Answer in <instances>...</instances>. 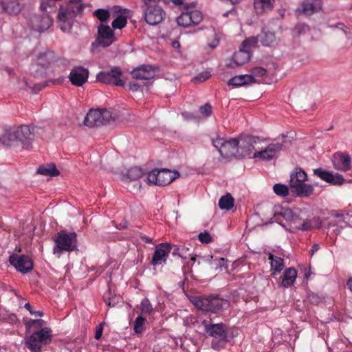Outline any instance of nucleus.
Here are the masks:
<instances>
[{
    "label": "nucleus",
    "mask_w": 352,
    "mask_h": 352,
    "mask_svg": "<svg viewBox=\"0 0 352 352\" xmlns=\"http://www.w3.org/2000/svg\"><path fill=\"white\" fill-rule=\"evenodd\" d=\"M275 0H254V8L257 14H263L272 10Z\"/></svg>",
    "instance_id": "nucleus-26"
},
{
    "label": "nucleus",
    "mask_w": 352,
    "mask_h": 352,
    "mask_svg": "<svg viewBox=\"0 0 352 352\" xmlns=\"http://www.w3.org/2000/svg\"><path fill=\"white\" fill-rule=\"evenodd\" d=\"M283 145L280 143H272L260 151L255 152L253 154V158H260L264 161H270L274 158L277 154L282 150Z\"/></svg>",
    "instance_id": "nucleus-17"
},
{
    "label": "nucleus",
    "mask_w": 352,
    "mask_h": 352,
    "mask_svg": "<svg viewBox=\"0 0 352 352\" xmlns=\"http://www.w3.org/2000/svg\"><path fill=\"white\" fill-rule=\"evenodd\" d=\"M52 19L48 16H43L41 19V24L38 26V31L43 32L47 30L52 25Z\"/></svg>",
    "instance_id": "nucleus-44"
},
{
    "label": "nucleus",
    "mask_w": 352,
    "mask_h": 352,
    "mask_svg": "<svg viewBox=\"0 0 352 352\" xmlns=\"http://www.w3.org/2000/svg\"><path fill=\"white\" fill-rule=\"evenodd\" d=\"M267 73V71L265 69L261 67H256L251 69V74L252 77L254 78V77H261L263 76Z\"/></svg>",
    "instance_id": "nucleus-48"
},
{
    "label": "nucleus",
    "mask_w": 352,
    "mask_h": 352,
    "mask_svg": "<svg viewBox=\"0 0 352 352\" xmlns=\"http://www.w3.org/2000/svg\"><path fill=\"white\" fill-rule=\"evenodd\" d=\"M140 309L141 310L140 316H148L153 311V307L148 298H144L140 304Z\"/></svg>",
    "instance_id": "nucleus-40"
},
{
    "label": "nucleus",
    "mask_w": 352,
    "mask_h": 352,
    "mask_svg": "<svg viewBox=\"0 0 352 352\" xmlns=\"http://www.w3.org/2000/svg\"><path fill=\"white\" fill-rule=\"evenodd\" d=\"M174 248V250H173V251L172 252V254L173 255H178L179 256H180L181 258H182L184 259H186L187 258V255L183 254L184 248H179L176 245L172 246V248Z\"/></svg>",
    "instance_id": "nucleus-52"
},
{
    "label": "nucleus",
    "mask_w": 352,
    "mask_h": 352,
    "mask_svg": "<svg viewBox=\"0 0 352 352\" xmlns=\"http://www.w3.org/2000/svg\"><path fill=\"white\" fill-rule=\"evenodd\" d=\"M37 173L43 175L54 177L58 175L60 172L54 164H50L45 166H40L37 170Z\"/></svg>",
    "instance_id": "nucleus-32"
},
{
    "label": "nucleus",
    "mask_w": 352,
    "mask_h": 352,
    "mask_svg": "<svg viewBox=\"0 0 352 352\" xmlns=\"http://www.w3.org/2000/svg\"><path fill=\"white\" fill-rule=\"evenodd\" d=\"M38 128L31 125L0 127V143L9 147L30 151L36 137Z\"/></svg>",
    "instance_id": "nucleus-1"
},
{
    "label": "nucleus",
    "mask_w": 352,
    "mask_h": 352,
    "mask_svg": "<svg viewBox=\"0 0 352 352\" xmlns=\"http://www.w3.org/2000/svg\"><path fill=\"white\" fill-rule=\"evenodd\" d=\"M102 324H100L96 331L95 338L96 340H99L102 336Z\"/></svg>",
    "instance_id": "nucleus-57"
},
{
    "label": "nucleus",
    "mask_w": 352,
    "mask_h": 352,
    "mask_svg": "<svg viewBox=\"0 0 352 352\" xmlns=\"http://www.w3.org/2000/svg\"><path fill=\"white\" fill-rule=\"evenodd\" d=\"M172 250V245L167 243H162L155 247V250L151 260L153 265H161L165 263L168 254Z\"/></svg>",
    "instance_id": "nucleus-16"
},
{
    "label": "nucleus",
    "mask_w": 352,
    "mask_h": 352,
    "mask_svg": "<svg viewBox=\"0 0 352 352\" xmlns=\"http://www.w3.org/2000/svg\"><path fill=\"white\" fill-rule=\"evenodd\" d=\"M84 8L82 0H68L60 6L57 22L63 32H71L75 18L82 12Z\"/></svg>",
    "instance_id": "nucleus-2"
},
{
    "label": "nucleus",
    "mask_w": 352,
    "mask_h": 352,
    "mask_svg": "<svg viewBox=\"0 0 352 352\" xmlns=\"http://www.w3.org/2000/svg\"><path fill=\"white\" fill-rule=\"evenodd\" d=\"M178 175L177 172H172L168 169L157 170V186H164L171 183Z\"/></svg>",
    "instance_id": "nucleus-25"
},
{
    "label": "nucleus",
    "mask_w": 352,
    "mask_h": 352,
    "mask_svg": "<svg viewBox=\"0 0 352 352\" xmlns=\"http://www.w3.org/2000/svg\"><path fill=\"white\" fill-rule=\"evenodd\" d=\"M331 216L334 217H336V218H344V217H346L344 214L339 213V212H338L336 211H333L331 212Z\"/></svg>",
    "instance_id": "nucleus-62"
},
{
    "label": "nucleus",
    "mask_w": 352,
    "mask_h": 352,
    "mask_svg": "<svg viewBox=\"0 0 352 352\" xmlns=\"http://www.w3.org/2000/svg\"><path fill=\"white\" fill-rule=\"evenodd\" d=\"M45 324V321L42 319H38V320H32L30 319L28 320L25 323V328L28 331H30V329L34 326L36 325L37 327H41Z\"/></svg>",
    "instance_id": "nucleus-47"
},
{
    "label": "nucleus",
    "mask_w": 352,
    "mask_h": 352,
    "mask_svg": "<svg viewBox=\"0 0 352 352\" xmlns=\"http://www.w3.org/2000/svg\"><path fill=\"white\" fill-rule=\"evenodd\" d=\"M201 12L195 10L182 12L177 19L179 25L186 28L191 25H197L202 21Z\"/></svg>",
    "instance_id": "nucleus-14"
},
{
    "label": "nucleus",
    "mask_w": 352,
    "mask_h": 352,
    "mask_svg": "<svg viewBox=\"0 0 352 352\" xmlns=\"http://www.w3.org/2000/svg\"><path fill=\"white\" fill-rule=\"evenodd\" d=\"M199 111L204 117H208L212 113V107L209 103H206L204 105L201 106Z\"/></svg>",
    "instance_id": "nucleus-49"
},
{
    "label": "nucleus",
    "mask_w": 352,
    "mask_h": 352,
    "mask_svg": "<svg viewBox=\"0 0 352 352\" xmlns=\"http://www.w3.org/2000/svg\"><path fill=\"white\" fill-rule=\"evenodd\" d=\"M254 82V78L252 75L245 74V75H239L236 76L228 82V85H232L234 87H239L248 85L249 83Z\"/></svg>",
    "instance_id": "nucleus-28"
},
{
    "label": "nucleus",
    "mask_w": 352,
    "mask_h": 352,
    "mask_svg": "<svg viewBox=\"0 0 352 352\" xmlns=\"http://www.w3.org/2000/svg\"><path fill=\"white\" fill-rule=\"evenodd\" d=\"M198 238L201 243H209L212 241V237L208 232L199 233Z\"/></svg>",
    "instance_id": "nucleus-50"
},
{
    "label": "nucleus",
    "mask_w": 352,
    "mask_h": 352,
    "mask_svg": "<svg viewBox=\"0 0 352 352\" xmlns=\"http://www.w3.org/2000/svg\"><path fill=\"white\" fill-rule=\"evenodd\" d=\"M172 46L175 49H179L180 47V43L178 41H173L172 42Z\"/></svg>",
    "instance_id": "nucleus-64"
},
{
    "label": "nucleus",
    "mask_w": 352,
    "mask_h": 352,
    "mask_svg": "<svg viewBox=\"0 0 352 352\" xmlns=\"http://www.w3.org/2000/svg\"><path fill=\"white\" fill-rule=\"evenodd\" d=\"M94 16H96L100 21L101 23H103L109 20L110 13L107 10L97 9L94 12Z\"/></svg>",
    "instance_id": "nucleus-42"
},
{
    "label": "nucleus",
    "mask_w": 352,
    "mask_h": 352,
    "mask_svg": "<svg viewBox=\"0 0 352 352\" xmlns=\"http://www.w3.org/2000/svg\"><path fill=\"white\" fill-rule=\"evenodd\" d=\"M182 116L186 118V119H192L195 118V116L192 113H187V112H185V113H182Z\"/></svg>",
    "instance_id": "nucleus-63"
},
{
    "label": "nucleus",
    "mask_w": 352,
    "mask_h": 352,
    "mask_svg": "<svg viewBox=\"0 0 352 352\" xmlns=\"http://www.w3.org/2000/svg\"><path fill=\"white\" fill-rule=\"evenodd\" d=\"M116 41V37L113 29L103 23L98 27V34L96 43L98 46L107 47Z\"/></svg>",
    "instance_id": "nucleus-12"
},
{
    "label": "nucleus",
    "mask_w": 352,
    "mask_h": 352,
    "mask_svg": "<svg viewBox=\"0 0 352 352\" xmlns=\"http://www.w3.org/2000/svg\"><path fill=\"white\" fill-rule=\"evenodd\" d=\"M310 228H311V224H310V223H309L307 221L304 222L300 227V229L302 230H305V231L309 230Z\"/></svg>",
    "instance_id": "nucleus-59"
},
{
    "label": "nucleus",
    "mask_w": 352,
    "mask_h": 352,
    "mask_svg": "<svg viewBox=\"0 0 352 352\" xmlns=\"http://www.w3.org/2000/svg\"><path fill=\"white\" fill-rule=\"evenodd\" d=\"M182 248H184L183 254H186V255H187V258H188L189 256H190V258H191L192 261H195V256H193L192 255V254H191V253H188H188L186 252L187 251H188V250H189L188 248H185V247H184V246H183Z\"/></svg>",
    "instance_id": "nucleus-61"
},
{
    "label": "nucleus",
    "mask_w": 352,
    "mask_h": 352,
    "mask_svg": "<svg viewBox=\"0 0 352 352\" xmlns=\"http://www.w3.org/2000/svg\"><path fill=\"white\" fill-rule=\"evenodd\" d=\"M9 261L19 272L27 273L33 268V263L32 260L25 255H11Z\"/></svg>",
    "instance_id": "nucleus-15"
},
{
    "label": "nucleus",
    "mask_w": 352,
    "mask_h": 352,
    "mask_svg": "<svg viewBox=\"0 0 352 352\" xmlns=\"http://www.w3.org/2000/svg\"><path fill=\"white\" fill-rule=\"evenodd\" d=\"M259 42L258 36H251L242 43L241 45L242 47L250 51L251 48L252 47H255L256 44Z\"/></svg>",
    "instance_id": "nucleus-45"
},
{
    "label": "nucleus",
    "mask_w": 352,
    "mask_h": 352,
    "mask_svg": "<svg viewBox=\"0 0 352 352\" xmlns=\"http://www.w3.org/2000/svg\"><path fill=\"white\" fill-rule=\"evenodd\" d=\"M314 175L318 176L321 179L333 184H342L344 179L341 175H333L331 173L326 171L321 168L314 170Z\"/></svg>",
    "instance_id": "nucleus-22"
},
{
    "label": "nucleus",
    "mask_w": 352,
    "mask_h": 352,
    "mask_svg": "<svg viewBox=\"0 0 352 352\" xmlns=\"http://www.w3.org/2000/svg\"><path fill=\"white\" fill-rule=\"evenodd\" d=\"M257 36L259 42L264 47H272L276 44L275 32L266 28H263L261 33Z\"/></svg>",
    "instance_id": "nucleus-24"
},
{
    "label": "nucleus",
    "mask_w": 352,
    "mask_h": 352,
    "mask_svg": "<svg viewBox=\"0 0 352 352\" xmlns=\"http://www.w3.org/2000/svg\"><path fill=\"white\" fill-rule=\"evenodd\" d=\"M89 71L82 67H76L72 69L69 74V80L73 85L80 87L88 79Z\"/></svg>",
    "instance_id": "nucleus-20"
},
{
    "label": "nucleus",
    "mask_w": 352,
    "mask_h": 352,
    "mask_svg": "<svg viewBox=\"0 0 352 352\" xmlns=\"http://www.w3.org/2000/svg\"><path fill=\"white\" fill-rule=\"evenodd\" d=\"M201 324L207 336L212 337L211 347L214 350H220L225 347L228 342L226 326L223 323H211L204 320Z\"/></svg>",
    "instance_id": "nucleus-3"
},
{
    "label": "nucleus",
    "mask_w": 352,
    "mask_h": 352,
    "mask_svg": "<svg viewBox=\"0 0 352 352\" xmlns=\"http://www.w3.org/2000/svg\"><path fill=\"white\" fill-rule=\"evenodd\" d=\"M307 179V173L301 168H295L291 173L289 186L296 197H308L314 193L313 186L305 183Z\"/></svg>",
    "instance_id": "nucleus-4"
},
{
    "label": "nucleus",
    "mask_w": 352,
    "mask_h": 352,
    "mask_svg": "<svg viewBox=\"0 0 352 352\" xmlns=\"http://www.w3.org/2000/svg\"><path fill=\"white\" fill-rule=\"evenodd\" d=\"M250 56L251 52L241 46L239 51L233 54L232 59L227 63V67L234 68L243 65L249 61Z\"/></svg>",
    "instance_id": "nucleus-19"
},
{
    "label": "nucleus",
    "mask_w": 352,
    "mask_h": 352,
    "mask_svg": "<svg viewBox=\"0 0 352 352\" xmlns=\"http://www.w3.org/2000/svg\"><path fill=\"white\" fill-rule=\"evenodd\" d=\"M273 190L278 196L285 197L289 194L288 187L282 184H276L273 187Z\"/></svg>",
    "instance_id": "nucleus-43"
},
{
    "label": "nucleus",
    "mask_w": 352,
    "mask_h": 352,
    "mask_svg": "<svg viewBox=\"0 0 352 352\" xmlns=\"http://www.w3.org/2000/svg\"><path fill=\"white\" fill-rule=\"evenodd\" d=\"M297 277V272L294 267H289L285 270L283 275L280 276V285L284 287L292 286Z\"/></svg>",
    "instance_id": "nucleus-27"
},
{
    "label": "nucleus",
    "mask_w": 352,
    "mask_h": 352,
    "mask_svg": "<svg viewBox=\"0 0 352 352\" xmlns=\"http://www.w3.org/2000/svg\"><path fill=\"white\" fill-rule=\"evenodd\" d=\"M76 247V234L61 231L58 234L55 240V246L53 250L54 254L58 256L63 252H71Z\"/></svg>",
    "instance_id": "nucleus-9"
},
{
    "label": "nucleus",
    "mask_w": 352,
    "mask_h": 352,
    "mask_svg": "<svg viewBox=\"0 0 352 352\" xmlns=\"http://www.w3.org/2000/svg\"><path fill=\"white\" fill-rule=\"evenodd\" d=\"M160 0H143L144 16L147 23L155 25L164 19V12L157 3Z\"/></svg>",
    "instance_id": "nucleus-8"
},
{
    "label": "nucleus",
    "mask_w": 352,
    "mask_h": 352,
    "mask_svg": "<svg viewBox=\"0 0 352 352\" xmlns=\"http://www.w3.org/2000/svg\"><path fill=\"white\" fill-rule=\"evenodd\" d=\"M116 118V114L109 109L90 110L85 118L84 123L89 127L98 126L109 123Z\"/></svg>",
    "instance_id": "nucleus-7"
},
{
    "label": "nucleus",
    "mask_w": 352,
    "mask_h": 352,
    "mask_svg": "<svg viewBox=\"0 0 352 352\" xmlns=\"http://www.w3.org/2000/svg\"><path fill=\"white\" fill-rule=\"evenodd\" d=\"M346 219V217H344L342 220L331 221L329 223V227H336L333 231L338 235L341 232L342 229L348 226L349 223Z\"/></svg>",
    "instance_id": "nucleus-38"
},
{
    "label": "nucleus",
    "mask_w": 352,
    "mask_h": 352,
    "mask_svg": "<svg viewBox=\"0 0 352 352\" xmlns=\"http://www.w3.org/2000/svg\"><path fill=\"white\" fill-rule=\"evenodd\" d=\"M155 68L151 65H140L131 72L132 77L137 80H150L155 77Z\"/></svg>",
    "instance_id": "nucleus-18"
},
{
    "label": "nucleus",
    "mask_w": 352,
    "mask_h": 352,
    "mask_svg": "<svg viewBox=\"0 0 352 352\" xmlns=\"http://www.w3.org/2000/svg\"><path fill=\"white\" fill-rule=\"evenodd\" d=\"M24 307L26 309H28L32 315H34L35 316H39V317L43 316V314H44L43 312H42L41 311H32V307L30 303H26L24 305Z\"/></svg>",
    "instance_id": "nucleus-55"
},
{
    "label": "nucleus",
    "mask_w": 352,
    "mask_h": 352,
    "mask_svg": "<svg viewBox=\"0 0 352 352\" xmlns=\"http://www.w3.org/2000/svg\"><path fill=\"white\" fill-rule=\"evenodd\" d=\"M237 139L239 142L238 158L245 157L252 153L253 150L259 149L256 145L259 143L260 138L258 137L241 135Z\"/></svg>",
    "instance_id": "nucleus-10"
},
{
    "label": "nucleus",
    "mask_w": 352,
    "mask_h": 352,
    "mask_svg": "<svg viewBox=\"0 0 352 352\" xmlns=\"http://www.w3.org/2000/svg\"><path fill=\"white\" fill-rule=\"evenodd\" d=\"M126 22L127 19L124 15L118 14L112 22L111 25L113 29H122L126 25Z\"/></svg>",
    "instance_id": "nucleus-41"
},
{
    "label": "nucleus",
    "mask_w": 352,
    "mask_h": 352,
    "mask_svg": "<svg viewBox=\"0 0 352 352\" xmlns=\"http://www.w3.org/2000/svg\"><path fill=\"white\" fill-rule=\"evenodd\" d=\"M269 260L271 261V270L273 271L272 274H275L276 272H280L284 267V261L282 258L275 256L272 254H269Z\"/></svg>",
    "instance_id": "nucleus-31"
},
{
    "label": "nucleus",
    "mask_w": 352,
    "mask_h": 352,
    "mask_svg": "<svg viewBox=\"0 0 352 352\" xmlns=\"http://www.w3.org/2000/svg\"><path fill=\"white\" fill-rule=\"evenodd\" d=\"M321 6L316 1L306 0L302 3V12L306 15H311L315 12L320 11Z\"/></svg>",
    "instance_id": "nucleus-29"
},
{
    "label": "nucleus",
    "mask_w": 352,
    "mask_h": 352,
    "mask_svg": "<svg viewBox=\"0 0 352 352\" xmlns=\"http://www.w3.org/2000/svg\"><path fill=\"white\" fill-rule=\"evenodd\" d=\"M210 76H211V75H210V72H202V73L198 74L195 78V80L200 81V82H204V81L206 80L207 79H208Z\"/></svg>",
    "instance_id": "nucleus-53"
},
{
    "label": "nucleus",
    "mask_w": 352,
    "mask_h": 352,
    "mask_svg": "<svg viewBox=\"0 0 352 352\" xmlns=\"http://www.w3.org/2000/svg\"><path fill=\"white\" fill-rule=\"evenodd\" d=\"M54 54L52 52H46L40 54L36 59V63L31 68V73L35 78L42 77L45 74V69L54 60Z\"/></svg>",
    "instance_id": "nucleus-11"
},
{
    "label": "nucleus",
    "mask_w": 352,
    "mask_h": 352,
    "mask_svg": "<svg viewBox=\"0 0 352 352\" xmlns=\"http://www.w3.org/2000/svg\"><path fill=\"white\" fill-rule=\"evenodd\" d=\"M331 28H337L341 30L346 35L348 34L349 28L343 23H338L336 24L330 25Z\"/></svg>",
    "instance_id": "nucleus-54"
},
{
    "label": "nucleus",
    "mask_w": 352,
    "mask_h": 352,
    "mask_svg": "<svg viewBox=\"0 0 352 352\" xmlns=\"http://www.w3.org/2000/svg\"><path fill=\"white\" fill-rule=\"evenodd\" d=\"M3 10L9 14H17L21 10V4L17 0H10L2 3Z\"/></svg>",
    "instance_id": "nucleus-30"
},
{
    "label": "nucleus",
    "mask_w": 352,
    "mask_h": 352,
    "mask_svg": "<svg viewBox=\"0 0 352 352\" xmlns=\"http://www.w3.org/2000/svg\"><path fill=\"white\" fill-rule=\"evenodd\" d=\"M333 164L336 169L346 171L351 167V159L347 154L337 153L333 155Z\"/></svg>",
    "instance_id": "nucleus-21"
},
{
    "label": "nucleus",
    "mask_w": 352,
    "mask_h": 352,
    "mask_svg": "<svg viewBox=\"0 0 352 352\" xmlns=\"http://www.w3.org/2000/svg\"><path fill=\"white\" fill-rule=\"evenodd\" d=\"M143 175V171L142 169L139 167H132L130 169H129L126 173V175H124V180H136L139 178H140Z\"/></svg>",
    "instance_id": "nucleus-36"
},
{
    "label": "nucleus",
    "mask_w": 352,
    "mask_h": 352,
    "mask_svg": "<svg viewBox=\"0 0 352 352\" xmlns=\"http://www.w3.org/2000/svg\"><path fill=\"white\" fill-rule=\"evenodd\" d=\"M226 142V141H225L223 139L218 138L212 140V144L214 146L217 148L219 152L220 153V150L223 147V146H224Z\"/></svg>",
    "instance_id": "nucleus-51"
},
{
    "label": "nucleus",
    "mask_w": 352,
    "mask_h": 352,
    "mask_svg": "<svg viewBox=\"0 0 352 352\" xmlns=\"http://www.w3.org/2000/svg\"><path fill=\"white\" fill-rule=\"evenodd\" d=\"M24 83L27 91L30 90L32 92L36 93L47 86L45 83H34L31 80L24 78Z\"/></svg>",
    "instance_id": "nucleus-37"
},
{
    "label": "nucleus",
    "mask_w": 352,
    "mask_h": 352,
    "mask_svg": "<svg viewBox=\"0 0 352 352\" xmlns=\"http://www.w3.org/2000/svg\"><path fill=\"white\" fill-rule=\"evenodd\" d=\"M129 86V89L133 91H138L140 88L139 85L135 82H130Z\"/></svg>",
    "instance_id": "nucleus-58"
},
{
    "label": "nucleus",
    "mask_w": 352,
    "mask_h": 352,
    "mask_svg": "<svg viewBox=\"0 0 352 352\" xmlns=\"http://www.w3.org/2000/svg\"><path fill=\"white\" fill-rule=\"evenodd\" d=\"M320 249V246L318 244H314L311 247V249L309 252L311 256H312L316 252H317Z\"/></svg>",
    "instance_id": "nucleus-60"
},
{
    "label": "nucleus",
    "mask_w": 352,
    "mask_h": 352,
    "mask_svg": "<svg viewBox=\"0 0 352 352\" xmlns=\"http://www.w3.org/2000/svg\"><path fill=\"white\" fill-rule=\"evenodd\" d=\"M275 214H279L289 221H293L297 219V216L294 214L292 210L289 208L278 207L275 210Z\"/></svg>",
    "instance_id": "nucleus-34"
},
{
    "label": "nucleus",
    "mask_w": 352,
    "mask_h": 352,
    "mask_svg": "<svg viewBox=\"0 0 352 352\" xmlns=\"http://www.w3.org/2000/svg\"><path fill=\"white\" fill-rule=\"evenodd\" d=\"M219 206L221 210H229L234 206V199L230 194L228 193L221 197L219 201Z\"/></svg>",
    "instance_id": "nucleus-35"
},
{
    "label": "nucleus",
    "mask_w": 352,
    "mask_h": 352,
    "mask_svg": "<svg viewBox=\"0 0 352 352\" xmlns=\"http://www.w3.org/2000/svg\"><path fill=\"white\" fill-rule=\"evenodd\" d=\"M194 305L206 313L220 314L230 306L228 300L218 296H197L193 301Z\"/></svg>",
    "instance_id": "nucleus-5"
},
{
    "label": "nucleus",
    "mask_w": 352,
    "mask_h": 352,
    "mask_svg": "<svg viewBox=\"0 0 352 352\" xmlns=\"http://www.w3.org/2000/svg\"><path fill=\"white\" fill-rule=\"evenodd\" d=\"M146 321V318L142 316H139L136 318L133 323L134 332L136 334H140L144 331V324Z\"/></svg>",
    "instance_id": "nucleus-39"
},
{
    "label": "nucleus",
    "mask_w": 352,
    "mask_h": 352,
    "mask_svg": "<svg viewBox=\"0 0 352 352\" xmlns=\"http://www.w3.org/2000/svg\"><path fill=\"white\" fill-rule=\"evenodd\" d=\"M122 72L118 67H113L109 72H100L98 74V81L105 84H113L117 86H123L124 82L120 78Z\"/></svg>",
    "instance_id": "nucleus-13"
},
{
    "label": "nucleus",
    "mask_w": 352,
    "mask_h": 352,
    "mask_svg": "<svg viewBox=\"0 0 352 352\" xmlns=\"http://www.w3.org/2000/svg\"><path fill=\"white\" fill-rule=\"evenodd\" d=\"M140 238L146 243H153V240L152 238L147 236L143 234H140Z\"/></svg>",
    "instance_id": "nucleus-56"
},
{
    "label": "nucleus",
    "mask_w": 352,
    "mask_h": 352,
    "mask_svg": "<svg viewBox=\"0 0 352 352\" xmlns=\"http://www.w3.org/2000/svg\"><path fill=\"white\" fill-rule=\"evenodd\" d=\"M157 169L153 170L148 173L146 175V180L148 184L157 185Z\"/></svg>",
    "instance_id": "nucleus-46"
},
{
    "label": "nucleus",
    "mask_w": 352,
    "mask_h": 352,
    "mask_svg": "<svg viewBox=\"0 0 352 352\" xmlns=\"http://www.w3.org/2000/svg\"><path fill=\"white\" fill-rule=\"evenodd\" d=\"M52 338L51 329L48 327H44L26 337L25 345L31 352H41L42 346L49 344Z\"/></svg>",
    "instance_id": "nucleus-6"
},
{
    "label": "nucleus",
    "mask_w": 352,
    "mask_h": 352,
    "mask_svg": "<svg viewBox=\"0 0 352 352\" xmlns=\"http://www.w3.org/2000/svg\"><path fill=\"white\" fill-rule=\"evenodd\" d=\"M238 144L236 138L226 141L220 150V155L225 158L238 157Z\"/></svg>",
    "instance_id": "nucleus-23"
},
{
    "label": "nucleus",
    "mask_w": 352,
    "mask_h": 352,
    "mask_svg": "<svg viewBox=\"0 0 352 352\" xmlns=\"http://www.w3.org/2000/svg\"><path fill=\"white\" fill-rule=\"evenodd\" d=\"M103 300L108 307H113L119 302L120 298L112 293L111 290L109 289V290L104 294Z\"/></svg>",
    "instance_id": "nucleus-33"
}]
</instances>
